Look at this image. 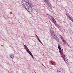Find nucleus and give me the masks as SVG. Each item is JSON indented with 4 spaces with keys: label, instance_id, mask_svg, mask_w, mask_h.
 Returning <instances> with one entry per match:
<instances>
[{
    "label": "nucleus",
    "instance_id": "6e6552de",
    "mask_svg": "<svg viewBox=\"0 0 73 73\" xmlns=\"http://www.w3.org/2000/svg\"><path fill=\"white\" fill-rule=\"evenodd\" d=\"M51 35L52 36H55V37H54V38H55V37H56V35H55V34H54H54L51 33Z\"/></svg>",
    "mask_w": 73,
    "mask_h": 73
},
{
    "label": "nucleus",
    "instance_id": "ddd939ff",
    "mask_svg": "<svg viewBox=\"0 0 73 73\" xmlns=\"http://www.w3.org/2000/svg\"><path fill=\"white\" fill-rule=\"evenodd\" d=\"M52 19L53 21L54 20H55L54 19V18H53V17H52Z\"/></svg>",
    "mask_w": 73,
    "mask_h": 73
},
{
    "label": "nucleus",
    "instance_id": "1a4fd4ad",
    "mask_svg": "<svg viewBox=\"0 0 73 73\" xmlns=\"http://www.w3.org/2000/svg\"><path fill=\"white\" fill-rule=\"evenodd\" d=\"M56 36H53L52 37H52V38H57V36H56ZM55 38H54V37H55Z\"/></svg>",
    "mask_w": 73,
    "mask_h": 73
},
{
    "label": "nucleus",
    "instance_id": "7ed1b4c3",
    "mask_svg": "<svg viewBox=\"0 0 73 73\" xmlns=\"http://www.w3.org/2000/svg\"><path fill=\"white\" fill-rule=\"evenodd\" d=\"M22 4L24 7L25 8V7H27L28 5H29L31 3H28L27 2L25 1H23L21 2Z\"/></svg>",
    "mask_w": 73,
    "mask_h": 73
},
{
    "label": "nucleus",
    "instance_id": "0eeeda50",
    "mask_svg": "<svg viewBox=\"0 0 73 73\" xmlns=\"http://www.w3.org/2000/svg\"><path fill=\"white\" fill-rule=\"evenodd\" d=\"M62 41H63L64 42V45H65V44H68V43L66 42L65 40H64V39H62Z\"/></svg>",
    "mask_w": 73,
    "mask_h": 73
},
{
    "label": "nucleus",
    "instance_id": "f257e3e1",
    "mask_svg": "<svg viewBox=\"0 0 73 73\" xmlns=\"http://www.w3.org/2000/svg\"><path fill=\"white\" fill-rule=\"evenodd\" d=\"M58 48L59 50V51L60 54H61L62 57L63 58L64 60L65 61V54L63 52V50H61V47L60 46H58Z\"/></svg>",
    "mask_w": 73,
    "mask_h": 73
},
{
    "label": "nucleus",
    "instance_id": "39448f33",
    "mask_svg": "<svg viewBox=\"0 0 73 73\" xmlns=\"http://www.w3.org/2000/svg\"><path fill=\"white\" fill-rule=\"evenodd\" d=\"M10 57L11 58L13 59L14 58V55H13L12 54H10Z\"/></svg>",
    "mask_w": 73,
    "mask_h": 73
},
{
    "label": "nucleus",
    "instance_id": "20e7f679",
    "mask_svg": "<svg viewBox=\"0 0 73 73\" xmlns=\"http://www.w3.org/2000/svg\"><path fill=\"white\" fill-rule=\"evenodd\" d=\"M25 49L27 50V51L29 53V54L31 56V57L33 58V55H32V53H31V52L30 51H29V49H28V47L26 45L25 47Z\"/></svg>",
    "mask_w": 73,
    "mask_h": 73
},
{
    "label": "nucleus",
    "instance_id": "2eb2a0df",
    "mask_svg": "<svg viewBox=\"0 0 73 73\" xmlns=\"http://www.w3.org/2000/svg\"><path fill=\"white\" fill-rule=\"evenodd\" d=\"M23 45H24V46L25 47L26 46V45H25L24 44H23Z\"/></svg>",
    "mask_w": 73,
    "mask_h": 73
},
{
    "label": "nucleus",
    "instance_id": "f8f14e48",
    "mask_svg": "<svg viewBox=\"0 0 73 73\" xmlns=\"http://www.w3.org/2000/svg\"><path fill=\"white\" fill-rule=\"evenodd\" d=\"M53 21L54 23H56V21L55 19H54V20H53Z\"/></svg>",
    "mask_w": 73,
    "mask_h": 73
},
{
    "label": "nucleus",
    "instance_id": "9d476101",
    "mask_svg": "<svg viewBox=\"0 0 73 73\" xmlns=\"http://www.w3.org/2000/svg\"><path fill=\"white\" fill-rule=\"evenodd\" d=\"M44 2H45V3H46V4H48V0H46V1H44Z\"/></svg>",
    "mask_w": 73,
    "mask_h": 73
},
{
    "label": "nucleus",
    "instance_id": "f03ea898",
    "mask_svg": "<svg viewBox=\"0 0 73 73\" xmlns=\"http://www.w3.org/2000/svg\"><path fill=\"white\" fill-rule=\"evenodd\" d=\"M32 7V5H31L30 4L29 5H28L25 7V9H26L28 12H32L33 10Z\"/></svg>",
    "mask_w": 73,
    "mask_h": 73
},
{
    "label": "nucleus",
    "instance_id": "4468645a",
    "mask_svg": "<svg viewBox=\"0 0 73 73\" xmlns=\"http://www.w3.org/2000/svg\"><path fill=\"white\" fill-rule=\"evenodd\" d=\"M50 63L51 64H52V65L53 64V63L51 62H50Z\"/></svg>",
    "mask_w": 73,
    "mask_h": 73
},
{
    "label": "nucleus",
    "instance_id": "9b49d317",
    "mask_svg": "<svg viewBox=\"0 0 73 73\" xmlns=\"http://www.w3.org/2000/svg\"><path fill=\"white\" fill-rule=\"evenodd\" d=\"M50 33H51V34H52H52L53 33V34H54V31H51Z\"/></svg>",
    "mask_w": 73,
    "mask_h": 73
},
{
    "label": "nucleus",
    "instance_id": "423d86ee",
    "mask_svg": "<svg viewBox=\"0 0 73 73\" xmlns=\"http://www.w3.org/2000/svg\"><path fill=\"white\" fill-rule=\"evenodd\" d=\"M35 35H36V36L37 37L39 41V42H40V43L42 44V42H41V40H40V39H39V38H38V36H37V35L36 34H35Z\"/></svg>",
    "mask_w": 73,
    "mask_h": 73
}]
</instances>
